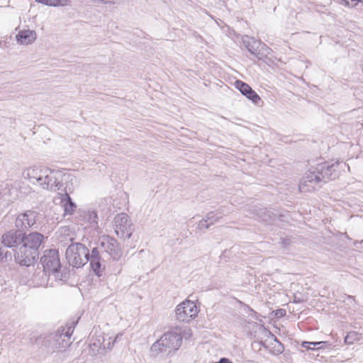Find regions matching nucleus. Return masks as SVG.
Listing matches in <instances>:
<instances>
[{
  "mask_svg": "<svg viewBox=\"0 0 363 363\" xmlns=\"http://www.w3.org/2000/svg\"><path fill=\"white\" fill-rule=\"evenodd\" d=\"M74 325H69L65 328H62V330H59V335L57 336H59L60 338H62V337L70 339V337L72 336L73 332H74Z\"/></svg>",
  "mask_w": 363,
  "mask_h": 363,
  "instance_id": "nucleus-22",
  "label": "nucleus"
},
{
  "mask_svg": "<svg viewBox=\"0 0 363 363\" xmlns=\"http://www.w3.org/2000/svg\"><path fill=\"white\" fill-rule=\"evenodd\" d=\"M255 217L262 221L271 223L272 221V213L266 208H257L255 210Z\"/></svg>",
  "mask_w": 363,
  "mask_h": 363,
  "instance_id": "nucleus-19",
  "label": "nucleus"
},
{
  "mask_svg": "<svg viewBox=\"0 0 363 363\" xmlns=\"http://www.w3.org/2000/svg\"><path fill=\"white\" fill-rule=\"evenodd\" d=\"M235 84L242 94L251 100L254 104H257L261 101V98L259 95L247 84L238 80L235 82Z\"/></svg>",
  "mask_w": 363,
  "mask_h": 363,
  "instance_id": "nucleus-14",
  "label": "nucleus"
},
{
  "mask_svg": "<svg viewBox=\"0 0 363 363\" xmlns=\"http://www.w3.org/2000/svg\"><path fill=\"white\" fill-rule=\"evenodd\" d=\"M166 336H162L160 339L157 340L150 347V354L153 357H157L159 355L162 356H167L171 354L172 350L169 346L166 345Z\"/></svg>",
  "mask_w": 363,
  "mask_h": 363,
  "instance_id": "nucleus-12",
  "label": "nucleus"
},
{
  "mask_svg": "<svg viewBox=\"0 0 363 363\" xmlns=\"http://www.w3.org/2000/svg\"><path fill=\"white\" fill-rule=\"evenodd\" d=\"M162 336H166V345L174 350H177L182 344V337L179 333L174 331H169L164 333Z\"/></svg>",
  "mask_w": 363,
  "mask_h": 363,
  "instance_id": "nucleus-16",
  "label": "nucleus"
},
{
  "mask_svg": "<svg viewBox=\"0 0 363 363\" xmlns=\"http://www.w3.org/2000/svg\"><path fill=\"white\" fill-rule=\"evenodd\" d=\"M64 198L62 199V205L64 208L65 214L71 215L76 209L77 206L71 200L69 193L72 191H64Z\"/></svg>",
  "mask_w": 363,
  "mask_h": 363,
  "instance_id": "nucleus-18",
  "label": "nucleus"
},
{
  "mask_svg": "<svg viewBox=\"0 0 363 363\" xmlns=\"http://www.w3.org/2000/svg\"><path fill=\"white\" fill-rule=\"evenodd\" d=\"M113 222L115 232L118 238L129 239L131 237L134 228L127 214L121 213L116 215Z\"/></svg>",
  "mask_w": 363,
  "mask_h": 363,
  "instance_id": "nucleus-6",
  "label": "nucleus"
},
{
  "mask_svg": "<svg viewBox=\"0 0 363 363\" xmlns=\"http://www.w3.org/2000/svg\"><path fill=\"white\" fill-rule=\"evenodd\" d=\"M205 218L208 220V221H211L210 224L212 225L218 220L219 217L216 216L213 212H210L206 216Z\"/></svg>",
  "mask_w": 363,
  "mask_h": 363,
  "instance_id": "nucleus-25",
  "label": "nucleus"
},
{
  "mask_svg": "<svg viewBox=\"0 0 363 363\" xmlns=\"http://www.w3.org/2000/svg\"><path fill=\"white\" fill-rule=\"evenodd\" d=\"M40 264L45 272L51 273L55 279L62 281L68 278L69 273L65 269H62L59 253L57 250H45L40 258Z\"/></svg>",
  "mask_w": 363,
  "mask_h": 363,
  "instance_id": "nucleus-4",
  "label": "nucleus"
},
{
  "mask_svg": "<svg viewBox=\"0 0 363 363\" xmlns=\"http://www.w3.org/2000/svg\"><path fill=\"white\" fill-rule=\"evenodd\" d=\"M47 237L38 232L30 233L28 235L23 234L22 243L30 248L38 252L40 245L45 242Z\"/></svg>",
  "mask_w": 363,
  "mask_h": 363,
  "instance_id": "nucleus-11",
  "label": "nucleus"
},
{
  "mask_svg": "<svg viewBox=\"0 0 363 363\" xmlns=\"http://www.w3.org/2000/svg\"><path fill=\"white\" fill-rule=\"evenodd\" d=\"M94 4H101L104 5H115L118 4L121 0H90Z\"/></svg>",
  "mask_w": 363,
  "mask_h": 363,
  "instance_id": "nucleus-23",
  "label": "nucleus"
},
{
  "mask_svg": "<svg viewBox=\"0 0 363 363\" xmlns=\"http://www.w3.org/2000/svg\"><path fill=\"white\" fill-rule=\"evenodd\" d=\"M57 335H59V331L54 335V339L57 342L55 348L58 350L64 351L70 346L72 342L69 341V339L64 337L60 338L59 336H57Z\"/></svg>",
  "mask_w": 363,
  "mask_h": 363,
  "instance_id": "nucleus-20",
  "label": "nucleus"
},
{
  "mask_svg": "<svg viewBox=\"0 0 363 363\" xmlns=\"http://www.w3.org/2000/svg\"><path fill=\"white\" fill-rule=\"evenodd\" d=\"M39 213L33 210L19 213L15 220V226L19 231L28 230L35 225Z\"/></svg>",
  "mask_w": 363,
  "mask_h": 363,
  "instance_id": "nucleus-8",
  "label": "nucleus"
},
{
  "mask_svg": "<svg viewBox=\"0 0 363 363\" xmlns=\"http://www.w3.org/2000/svg\"><path fill=\"white\" fill-rule=\"evenodd\" d=\"M16 38L19 44L28 45L35 42L37 38V33L35 30L23 29L18 32Z\"/></svg>",
  "mask_w": 363,
  "mask_h": 363,
  "instance_id": "nucleus-15",
  "label": "nucleus"
},
{
  "mask_svg": "<svg viewBox=\"0 0 363 363\" xmlns=\"http://www.w3.org/2000/svg\"><path fill=\"white\" fill-rule=\"evenodd\" d=\"M325 342H323V341H320V342H314V347L315 346H319L322 344H325Z\"/></svg>",
  "mask_w": 363,
  "mask_h": 363,
  "instance_id": "nucleus-30",
  "label": "nucleus"
},
{
  "mask_svg": "<svg viewBox=\"0 0 363 363\" xmlns=\"http://www.w3.org/2000/svg\"><path fill=\"white\" fill-rule=\"evenodd\" d=\"M345 342H347V343H351L350 341H349V335H347V337H345Z\"/></svg>",
  "mask_w": 363,
  "mask_h": 363,
  "instance_id": "nucleus-31",
  "label": "nucleus"
},
{
  "mask_svg": "<svg viewBox=\"0 0 363 363\" xmlns=\"http://www.w3.org/2000/svg\"><path fill=\"white\" fill-rule=\"evenodd\" d=\"M101 247L114 260H118L122 256V250L116 239L108 235L103 236Z\"/></svg>",
  "mask_w": 363,
  "mask_h": 363,
  "instance_id": "nucleus-10",
  "label": "nucleus"
},
{
  "mask_svg": "<svg viewBox=\"0 0 363 363\" xmlns=\"http://www.w3.org/2000/svg\"><path fill=\"white\" fill-rule=\"evenodd\" d=\"M339 163L330 164L328 162L318 164L312 167L306 173L299 184V190L302 192H310L315 189V186H320L330 180L338 177L337 167Z\"/></svg>",
  "mask_w": 363,
  "mask_h": 363,
  "instance_id": "nucleus-3",
  "label": "nucleus"
},
{
  "mask_svg": "<svg viewBox=\"0 0 363 363\" xmlns=\"http://www.w3.org/2000/svg\"><path fill=\"white\" fill-rule=\"evenodd\" d=\"M352 1H355V2H363V0H352Z\"/></svg>",
  "mask_w": 363,
  "mask_h": 363,
  "instance_id": "nucleus-33",
  "label": "nucleus"
},
{
  "mask_svg": "<svg viewBox=\"0 0 363 363\" xmlns=\"http://www.w3.org/2000/svg\"><path fill=\"white\" fill-rule=\"evenodd\" d=\"M286 315V311L283 309L278 310L276 313V315L282 317Z\"/></svg>",
  "mask_w": 363,
  "mask_h": 363,
  "instance_id": "nucleus-27",
  "label": "nucleus"
},
{
  "mask_svg": "<svg viewBox=\"0 0 363 363\" xmlns=\"http://www.w3.org/2000/svg\"><path fill=\"white\" fill-rule=\"evenodd\" d=\"M278 343H279V345L277 348V352L278 353L281 354L284 352V346L279 342H278Z\"/></svg>",
  "mask_w": 363,
  "mask_h": 363,
  "instance_id": "nucleus-28",
  "label": "nucleus"
},
{
  "mask_svg": "<svg viewBox=\"0 0 363 363\" xmlns=\"http://www.w3.org/2000/svg\"><path fill=\"white\" fill-rule=\"evenodd\" d=\"M309 343V345H312V346H314V342H308Z\"/></svg>",
  "mask_w": 363,
  "mask_h": 363,
  "instance_id": "nucleus-34",
  "label": "nucleus"
},
{
  "mask_svg": "<svg viewBox=\"0 0 363 363\" xmlns=\"http://www.w3.org/2000/svg\"><path fill=\"white\" fill-rule=\"evenodd\" d=\"M22 231L10 230L2 235V243L8 247H13L18 244L22 242L23 235Z\"/></svg>",
  "mask_w": 363,
  "mask_h": 363,
  "instance_id": "nucleus-13",
  "label": "nucleus"
},
{
  "mask_svg": "<svg viewBox=\"0 0 363 363\" xmlns=\"http://www.w3.org/2000/svg\"><path fill=\"white\" fill-rule=\"evenodd\" d=\"M344 5L346 6H350V3L347 1H344Z\"/></svg>",
  "mask_w": 363,
  "mask_h": 363,
  "instance_id": "nucleus-32",
  "label": "nucleus"
},
{
  "mask_svg": "<svg viewBox=\"0 0 363 363\" xmlns=\"http://www.w3.org/2000/svg\"><path fill=\"white\" fill-rule=\"evenodd\" d=\"M242 43L246 49L259 60L271 54L272 50L260 40L245 35L242 37Z\"/></svg>",
  "mask_w": 363,
  "mask_h": 363,
  "instance_id": "nucleus-5",
  "label": "nucleus"
},
{
  "mask_svg": "<svg viewBox=\"0 0 363 363\" xmlns=\"http://www.w3.org/2000/svg\"><path fill=\"white\" fill-rule=\"evenodd\" d=\"M52 274L45 272V269L35 272L33 277V282L35 286L45 287L48 285L49 275Z\"/></svg>",
  "mask_w": 363,
  "mask_h": 363,
  "instance_id": "nucleus-17",
  "label": "nucleus"
},
{
  "mask_svg": "<svg viewBox=\"0 0 363 363\" xmlns=\"http://www.w3.org/2000/svg\"><path fill=\"white\" fill-rule=\"evenodd\" d=\"M214 363H233L229 359L225 357H222L220 359L218 362Z\"/></svg>",
  "mask_w": 363,
  "mask_h": 363,
  "instance_id": "nucleus-26",
  "label": "nucleus"
},
{
  "mask_svg": "<svg viewBox=\"0 0 363 363\" xmlns=\"http://www.w3.org/2000/svg\"><path fill=\"white\" fill-rule=\"evenodd\" d=\"M36 2L48 6H66L70 5V0H35Z\"/></svg>",
  "mask_w": 363,
  "mask_h": 363,
  "instance_id": "nucleus-21",
  "label": "nucleus"
},
{
  "mask_svg": "<svg viewBox=\"0 0 363 363\" xmlns=\"http://www.w3.org/2000/svg\"><path fill=\"white\" fill-rule=\"evenodd\" d=\"M66 259L69 264L74 267H81L88 261L92 270L98 277H101L105 269V261L101 258L97 247H94L89 254V249L83 244H71L66 250Z\"/></svg>",
  "mask_w": 363,
  "mask_h": 363,
  "instance_id": "nucleus-2",
  "label": "nucleus"
},
{
  "mask_svg": "<svg viewBox=\"0 0 363 363\" xmlns=\"http://www.w3.org/2000/svg\"><path fill=\"white\" fill-rule=\"evenodd\" d=\"M208 220H206V218L202 219L198 223L197 228L199 230H203L204 229H206V230L208 229L211 225L210 223H208Z\"/></svg>",
  "mask_w": 363,
  "mask_h": 363,
  "instance_id": "nucleus-24",
  "label": "nucleus"
},
{
  "mask_svg": "<svg viewBox=\"0 0 363 363\" xmlns=\"http://www.w3.org/2000/svg\"><path fill=\"white\" fill-rule=\"evenodd\" d=\"M23 174L30 183L43 190L52 192L73 191L72 184H68L72 182V176L60 170L30 167L25 169Z\"/></svg>",
  "mask_w": 363,
  "mask_h": 363,
  "instance_id": "nucleus-1",
  "label": "nucleus"
},
{
  "mask_svg": "<svg viewBox=\"0 0 363 363\" xmlns=\"http://www.w3.org/2000/svg\"><path fill=\"white\" fill-rule=\"evenodd\" d=\"M301 346L307 350H309V349H311V346L309 345V343L308 342H306V341H303L302 343H301Z\"/></svg>",
  "mask_w": 363,
  "mask_h": 363,
  "instance_id": "nucleus-29",
  "label": "nucleus"
},
{
  "mask_svg": "<svg viewBox=\"0 0 363 363\" xmlns=\"http://www.w3.org/2000/svg\"><path fill=\"white\" fill-rule=\"evenodd\" d=\"M38 257V252L22 244L15 253V260L23 266H30Z\"/></svg>",
  "mask_w": 363,
  "mask_h": 363,
  "instance_id": "nucleus-9",
  "label": "nucleus"
},
{
  "mask_svg": "<svg viewBox=\"0 0 363 363\" xmlns=\"http://www.w3.org/2000/svg\"><path fill=\"white\" fill-rule=\"evenodd\" d=\"M199 313L198 308L194 302L186 300L179 304L176 309V316L178 320L189 322L194 318Z\"/></svg>",
  "mask_w": 363,
  "mask_h": 363,
  "instance_id": "nucleus-7",
  "label": "nucleus"
}]
</instances>
